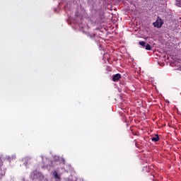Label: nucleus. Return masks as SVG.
Here are the masks:
<instances>
[{"label":"nucleus","instance_id":"obj_5","mask_svg":"<svg viewBox=\"0 0 181 181\" xmlns=\"http://www.w3.org/2000/svg\"><path fill=\"white\" fill-rule=\"evenodd\" d=\"M52 173H53V176H54V179L59 180L60 176H59V174H57V171L54 170V171H53Z\"/></svg>","mask_w":181,"mask_h":181},{"label":"nucleus","instance_id":"obj_8","mask_svg":"<svg viewBox=\"0 0 181 181\" xmlns=\"http://www.w3.org/2000/svg\"><path fill=\"white\" fill-rule=\"evenodd\" d=\"M151 45L147 44L146 45V50H151Z\"/></svg>","mask_w":181,"mask_h":181},{"label":"nucleus","instance_id":"obj_3","mask_svg":"<svg viewBox=\"0 0 181 181\" xmlns=\"http://www.w3.org/2000/svg\"><path fill=\"white\" fill-rule=\"evenodd\" d=\"M2 160L0 158V177H2V176H5L6 171L5 170L1 169V166L3 165Z\"/></svg>","mask_w":181,"mask_h":181},{"label":"nucleus","instance_id":"obj_9","mask_svg":"<svg viewBox=\"0 0 181 181\" xmlns=\"http://www.w3.org/2000/svg\"><path fill=\"white\" fill-rule=\"evenodd\" d=\"M88 37H90V39H93V37H94V35H88Z\"/></svg>","mask_w":181,"mask_h":181},{"label":"nucleus","instance_id":"obj_10","mask_svg":"<svg viewBox=\"0 0 181 181\" xmlns=\"http://www.w3.org/2000/svg\"><path fill=\"white\" fill-rule=\"evenodd\" d=\"M153 181H156V180H154Z\"/></svg>","mask_w":181,"mask_h":181},{"label":"nucleus","instance_id":"obj_6","mask_svg":"<svg viewBox=\"0 0 181 181\" xmlns=\"http://www.w3.org/2000/svg\"><path fill=\"white\" fill-rule=\"evenodd\" d=\"M7 159L9 162H11V160H13L16 159V156H8L7 158Z\"/></svg>","mask_w":181,"mask_h":181},{"label":"nucleus","instance_id":"obj_2","mask_svg":"<svg viewBox=\"0 0 181 181\" xmlns=\"http://www.w3.org/2000/svg\"><path fill=\"white\" fill-rule=\"evenodd\" d=\"M119 79H121L120 74H116L113 75L112 81L117 82V81H119Z\"/></svg>","mask_w":181,"mask_h":181},{"label":"nucleus","instance_id":"obj_1","mask_svg":"<svg viewBox=\"0 0 181 181\" xmlns=\"http://www.w3.org/2000/svg\"><path fill=\"white\" fill-rule=\"evenodd\" d=\"M153 25L154 26V28H162L163 25V21L162 20V18H160V17L158 16L156 21L153 23Z\"/></svg>","mask_w":181,"mask_h":181},{"label":"nucleus","instance_id":"obj_4","mask_svg":"<svg viewBox=\"0 0 181 181\" xmlns=\"http://www.w3.org/2000/svg\"><path fill=\"white\" fill-rule=\"evenodd\" d=\"M151 141L153 142H158V141H159V135L156 134L155 136L151 138Z\"/></svg>","mask_w":181,"mask_h":181},{"label":"nucleus","instance_id":"obj_7","mask_svg":"<svg viewBox=\"0 0 181 181\" xmlns=\"http://www.w3.org/2000/svg\"><path fill=\"white\" fill-rule=\"evenodd\" d=\"M139 45H140V46H142V47H146V42L145 41H140L139 42Z\"/></svg>","mask_w":181,"mask_h":181}]
</instances>
